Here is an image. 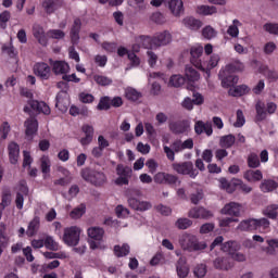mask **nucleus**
<instances>
[{
  "mask_svg": "<svg viewBox=\"0 0 278 278\" xmlns=\"http://www.w3.org/2000/svg\"><path fill=\"white\" fill-rule=\"evenodd\" d=\"M136 42L132 46V51H140V47L144 49H149L151 47V42L155 45V47H166L173 42V35L168 30H163L157 33L152 39L150 37L140 36L136 39Z\"/></svg>",
  "mask_w": 278,
  "mask_h": 278,
  "instance_id": "f257e3e1",
  "label": "nucleus"
},
{
  "mask_svg": "<svg viewBox=\"0 0 278 278\" xmlns=\"http://www.w3.org/2000/svg\"><path fill=\"white\" fill-rule=\"evenodd\" d=\"M178 244L182 251H189V253H192V251H203L204 249H207V243L199 241L197 236L188 232H185L179 237Z\"/></svg>",
  "mask_w": 278,
  "mask_h": 278,
  "instance_id": "f03ea898",
  "label": "nucleus"
},
{
  "mask_svg": "<svg viewBox=\"0 0 278 278\" xmlns=\"http://www.w3.org/2000/svg\"><path fill=\"white\" fill-rule=\"evenodd\" d=\"M218 62H220V55L214 53L206 60L193 61V66H195V68H199V71H202V73H205L206 79H210L211 71L218 66Z\"/></svg>",
  "mask_w": 278,
  "mask_h": 278,
  "instance_id": "7ed1b4c3",
  "label": "nucleus"
},
{
  "mask_svg": "<svg viewBox=\"0 0 278 278\" xmlns=\"http://www.w3.org/2000/svg\"><path fill=\"white\" fill-rule=\"evenodd\" d=\"M81 238V228L79 226H70L64 228L62 241L67 247H77Z\"/></svg>",
  "mask_w": 278,
  "mask_h": 278,
  "instance_id": "20e7f679",
  "label": "nucleus"
},
{
  "mask_svg": "<svg viewBox=\"0 0 278 278\" xmlns=\"http://www.w3.org/2000/svg\"><path fill=\"white\" fill-rule=\"evenodd\" d=\"M81 177L85 181H89L93 186H103L108 181V177L103 172H98L90 168H85L81 170Z\"/></svg>",
  "mask_w": 278,
  "mask_h": 278,
  "instance_id": "39448f33",
  "label": "nucleus"
},
{
  "mask_svg": "<svg viewBox=\"0 0 278 278\" xmlns=\"http://www.w3.org/2000/svg\"><path fill=\"white\" fill-rule=\"evenodd\" d=\"M222 251L229 253L231 260L235 262H247V254L239 252L240 243L238 241H228L223 244Z\"/></svg>",
  "mask_w": 278,
  "mask_h": 278,
  "instance_id": "423d86ee",
  "label": "nucleus"
},
{
  "mask_svg": "<svg viewBox=\"0 0 278 278\" xmlns=\"http://www.w3.org/2000/svg\"><path fill=\"white\" fill-rule=\"evenodd\" d=\"M87 236L90 239L89 247L90 249H99L101 247V242L103 241V236H105V230L101 227H90L87 230Z\"/></svg>",
  "mask_w": 278,
  "mask_h": 278,
  "instance_id": "0eeeda50",
  "label": "nucleus"
},
{
  "mask_svg": "<svg viewBox=\"0 0 278 278\" xmlns=\"http://www.w3.org/2000/svg\"><path fill=\"white\" fill-rule=\"evenodd\" d=\"M31 110L34 112H39L40 114H45L46 116H49L51 114V108L48 106L46 102H38L37 100H29L27 102V105L24 106V112L26 114L31 113Z\"/></svg>",
  "mask_w": 278,
  "mask_h": 278,
  "instance_id": "6e6552de",
  "label": "nucleus"
},
{
  "mask_svg": "<svg viewBox=\"0 0 278 278\" xmlns=\"http://www.w3.org/2000/svg\"><path fill=\"white\" fill-rule=\"evenodd\" d=\"M242 212H244V206L238 202L227 203L220 210V214H223L224 216H231L232 218H239Z\"/></svg>",
  "mask_w": 278,
  "mask_h": 278,
  "instance_id": "1a4fd4ad",
  "label": "nucleus"
},
{
  "mask_svg": "<svg viewBox=\"0 0 278 278\" xmlns=\"http://www.w3.org/2000/svg\"><path fill=\"white\" fill-rule=\"evenodd\" d=\"M173 168L179 175H189L192 179L199 175V170L194 169L192 162L175 163L173 164Z\"/></svg>",
  "mask_w": 278,
  "mask_h": 278,
  "instance_id": "9d476101",
  "label": "nucleus"
},
{
  "mask_svg": "<svg viewBox=\"0 0 278 278\" xmlns=\"http://www.w3.org/2000/svg\"><path fill=\"white\" fill-rule=\"evenodd\" d=\"M33 71L39 79H43L45 81L51 79V66L45 62L35 63Z\"/></svg>",
  "mask_w": 278,
  "mask_h": 278,
  "instance_id": "9b49d317",
  "label": "nucleus"
},
{
  "mask_svg": "<svg viewBox=\"0 0 278 278\" xmlns=\"http://www.w3.org/2000/svg\"><path fill=\"white\" fill-rule=\"evenodd\" d=\"M219 79L222 80L223 88H233L238 84V76L226 68L219 71Z\"/></svg>",
  "mask_w": 278,
  "mask_h": 278,
  "instance_id": "f8f14e48",
  "label": "nucleus"
},
{
  "mask_svg": "<svg viewBox=\"0 0 278 278\" xmlns=\"http://www.w3.org/2000/svg\"><path fill=\"white\" fill-rule=\"evenodd\" d=\"M188 216L189 218L207 220L214 216V213L203 206H195L189 211Z\"/></svg>",
  "mask_w": 278,
  "mask_h": 278,
  "instance_id": "ddd939ff",
  "label": "nucleus"
},
{
  "mask_svg": "<svg viewBox=\"0 0 278 278\" xmlns=\"http://www.w3.org/2000/svg\"><path fill=\"white\" fill-rule=\"evenodd\" d=\"M169 149L174 151V160H175V153H181V151H186V149L188 150L194 149V140H192L191 138L185 141L175 140L169 147Z\"/></svg>",
  "mask_w": 278,
  "mask_h": 278,
  "instance_id": "4468645a",
  "label": "nucleus"
},
{
  "mask_svg": "<svg viewBox=\"0 0 278 278\" xmlns=\"http://www.w3.org/2000/svg\"><path fill=\"white\" fill-rule=\"evenodd\" d=\"M128 205H129V207H131L132 210H136L137 212H147V211L151 210V207H153L151 202L140 201L136 198H129Z\"/></svg>",
  "mask_w": 278,
  "mask_h": 278,
  "instance_id": "2eb2a0df",
  "label": "nucleus"
},
{
  "mask_svg": "<svg viewBox=\"0 0 278 278\" xmlns=\"http://www.w3.org/2000/svg\"><path fill=\"white\" fill-rule=\"evenodd\" d=\"M218 181L220 190H225V192H228L229 194L236 192V187L240 184V179L238 178H233L230 181L227 180V178H219Z\"/></svg>",
  "mask_w": 278,
  "mask_h": 278,
  "instance_id": "dca6fc26",
  "label": "nucleus"
},
{
  "mask_svg": "<svg viewBox=\"0 0 278 278\" xmlns=\"http://www.w3.org/2000/svg\"><path fill=\"white\" fill-rule=\"evenodd\" d=\"M33 36L36 38L39 45H41V47H47V45H49L48 36L45 33V28H42V26L38 24L34 25Z\"/></svg>",
  "mask_w": 278,
  "mask_h": 278,
  "instance_id": "f3484780",
  "label": "nucleus"
},
{
  "mask_svg": "<svg viewBox=\"0 0 278 278\" xmlns=\"http://www.w3.org/2000/svg\"><path fill=\"white\" fill-rule=\"evenodd\" d=\"M68 105H71V100L68 99V93L66 91H61L56 96L55 108L60 110V112H67Z\"/></svg>",
  "mask_w": 278,
  "mask_h": 278,
  "instance_id": "a211bd4d",
  "label": "nucleus"
},
{
  "mask_svg": "<svg viewBox=\"0 0 278 278\" xmlns=\"http://www.w3.org/2000/svg\"><path fill=\"white\" fill-rule=\"evenodd\" d=\"M167 8L169 9L173 16L179 17L184 13V1L182 0H167Z\"/></svg>",
  "mask_w": 278,
  "mask_h": 278,
  "instance_id": "6ab92c4d",
  "label": "nucleus"
},
{
  "mask_svg": "<svg viewBox=\"0 0 278 278\" xmlns=\"http://www.w3.org/2000/svg\"><path fill=\"white\" fill-rule=\"evenodd\" d=\"M50 64L52 66L54 75H66V73L71 71V66L64 61L50 60Z\"/></svg>",
  "mask_w": 278,
  "mask_h": 278,
  "instance_id": "aec40b11",
  "label": "nucleus"
},
{
  "mask_svg": "<svg viewBox=\"0 0 278 278\" xmlns=\"http://www.w3.org/2000/svg\"><path fill=\"white\" fill-rule=\"evenodd\" d=\"M25 134H26V138L28 140H31V138H34V136H36V131H38V121H36V118L34 117H29L28 119L25 121Z\"/></svg>",
  "mask_w": 278,
  "mask_h": 278,
  "instance_id": "412c9836",
  "label": "nucleus"
},
{
  "mask_svg": "<svg viewBox=\"0 0 278 278\" xmlns=\"http://www.w3.org/2000/svg\"><path fill=\"white\" fill-rule=\"evenodd\" d=\"M9 160L11 164H18V159L21 157V148L16 142H11L8 146Z\"/></svg>",
  "mask_w": 278,
  "mask_h": 278,
  "instance_id": "4be33fe9",
  "label": "nucleus"
},
{
  "mask_svg": "<svg viewBox=\"0 0 278 278\" xmlns=\"http://www.w3.org/2000/svg\"><path fill=\"white\" fill-rule=\"evenodd\" d=\"M194 131L195 134H198V136H201V134H206V136H212V134H214V130L212 129V124L204 123L203 121L195 122Z\"/></svg>",
  "mask_w": 278,
  "mask_h": 278,
  "instance_id": "5701e85b",
  "label": "nucleus"
},
{
  "mask_svg": "<svg viewBox=\"0 0 278 278\" xmlns=\"http://www.w3.org/2000/svg\"><path fill=\"white\" fill-rule=\"evenodd\" d=\"M169 129L173 134H188L190 131V121L170 124Z\"/></svg>",
  "mask_w": 278,
  "mask_h": 278,
  "instance_id": "b1692460",
  "label": "nucleus"
},
{
  "mask_svg": "<svg viewBox=\"0 0 278 278\" xmlns=\"http://www.w3.org/2000/svg\"><path fill=\"white\" fill-rule=\"evenodd\" d=\"M176 273L179 278H186L190 274V267H188V263L186 258L180 257L176 264Z\"/></svg>",
  "mask_w": 278,
  "mask_h": 278,
  "instance_id": "393cba45",
  "label": "nucleus"
},
{
  "mask_svg": "<svg viewBox=\"0 0 278 278\" xmlns=\"http://www.w3.org/2000/svg\"><path fill=\"white\" fill-rule=\"evenodd\" d=\"M195 12L200 16H213V14H218V9L215 5L200 4L197 7Z\"/></svg>",
  "mask_w": 278,
  "mask_h": 278,
  "instance_id": "a878e982",
  "label": "nucleus"
},
{
  "mask_svg": "<svg viewBox=\"0 0 278 278\" xmlns=\"http://www.w3.org/2000/svg\"><path fill=\"white\" fill-rule=\"evenodd\" d=\"M155 184H177V177L170 174L159 172L154 175Z\"/></svg>",
  "mask_w": 278,
  "mask_h": 278,
  "instance_id": "bb28decb",
  "label": "nucleus"
},
{
  "mask_svg": "<svg viewBox=\"0 0 278 278\" xmlns=\"http://www.w3.org/2000/svg\"><path fill=\"white\" fill-rule=\"evenodd\" d=\"M264 175L262 174V170L256 169H249L243 174V178L249 181L250 184H255L256 181H262Z\"/></svg>",
  "mask_w": 278,
  "mask_h": 278,
  "instance_id": "cd10ccee",
  "label": "nucleus"
},
{
  "mask_svg": "<svg viewBox=\"0 0 278 278\" xmlns=\"http://www.w3.org/2000/svg\"><path fill=\"white\" fill-rule=\"evenodd\" d=\"M162 142L163 151L167 160H169V162H175V151H173V149H170V147L167 146L170 142V135H163Z\"/></svg>",
  "mask_w": 278,
  "mask_h": 278,
  "instance_id": "c85d7f7f",
  "label": "nucleus"
},
{
  "mask_svg": "<svg viewBox=\"0 0 278 278\" xmlns=\"http://www.w3.org/2000/svg\"><path fill=\"white\" fill-rule=\"evenodd\" d=\"M81 29V20L76 18L71 29L70 36L73 45L79 43V30Z\"/></svg>",
  "mask_w": 278,
  "mask_h": 278,
  "instance_id": "c756f323",
  "label": "nucleus"
},
{
  "mask_svg": "<svg viewBox=\"0 0 278 278\" xmlns=\"http://www.w3.org/2000/svg\"><path fill=\"white\" fill-rule=\"evenodd\" d=\"M182 24L187 29H191L192 31H197L203 27V22L201 20H197L194 17H185L182 20Z\"/></svg>",
  "mask_w": 278,
  "mask_h": 278,
  "instance_id": "7c9ffc66",
  "label": "nucleus"
},
{
  "mask_svg": "<svg viewBox=\"0 0 278 278\" xmlns=\"http://www.w3.org/2000/svg\"><path fill=\"white\" fill-rule=\"evenodd\" d=\"M39 166L41 168V173H42L45 179H47V177H49V175L51 173V159L49 157V155H42L40 157Z\"/></svg>",
  "mask_w": 278,
  "mask_h": 278,
  "instance_id": "2f4dec72",
  "label": "nucleus"
},
{
  "mask_svg": "<svg viewBox=\"0 0 278 278\" xmlns=\"http://www.w3.org/2000/svg\"><path fill=\"white\" fill-rule=\"evenodd\" d=\"M185 84L186 78L180 74H173L167 81L169 88H181Z\"/></svg>",
  "mask_w": 278,
  "mask_h": 278,
  "instance_id": "473e14b6",
  "label": "nucleus"
},
{
  "mask_svg": "<svg viewBox=\"0 0 278 278\" xmlns=\"http://www.w3.org/2000/svg\"><path fill=\"white\" fill-rule=\"evenodd\" d=\"M237 229H239V231H256L255 218L241 220Z\"/></svg>",
  "mask_w": 278,
  "mask_h": 278,
  "instance_id": "72a5a7b5",
  "label": "nucleus"
},
{
  "mask_svg": "<svg viewBox=\"0 0 278 278\" xmlns=\"http://www.w3.org/2000/svg\"><path fill=\"white\" fill-rule=\"evenodd\" d=\"M214 267L217 268V270H229V268H233V263L229 261V258L225 257H217L214 262Z\"/></svg>",
  "mask_w": 278,
  "mask_h": 278,
  "instance_id": "f704fd0d",
  "label": "nucleus"
},
{
  "mask_svg": "<svg viewBox=\"0 0 278 278\" xmlns=\"http://www.w3.org/2000/svg\"><path fill=\"white\" fill-rule=\"evenodd\" d=\"M263 216L266 218H270L271 220H276L278 216V205L277 204H269L262 210Z\"/></svg>",
  "mask_w": 278,
  "mask_h": 278,
  "instance_id": "c9c22d12",
  "label": "nucleus"
},
{
  "mask_svg": "<svg viewBox=\"0 0 278 278\" xmlns=\"http://www.w3.org/2000/svg\"><path fill=\"white\" fill-rule=\"evenodd\" d=\"M185 75L189 84H194L201 79V74H199V72H197L192 66L186 67Z\"/></svg>",
  "mask_w": 278,
  "mask_h": 278,
  "instance_id": "e433bc0d",
  "label": "nucleus"
},
{
  "mask_svg": "<svg viewBox=\"0 0 278 278\" xmlns=\"http://www.w3.org/2000/svg\"><path fill=\"white\" fill-rule=\"evenodd\" d=\"M240 27H242V22L239 20H233L232 24L228 26V36H230V38H238V36H240Z\"/></svg>",
  "mask_w": 278,
  "mask_h": 278,
  "instance_id": "4c0bfd02",
  "label": "nucleus"
},
{
  "mask_svg": "<svg viewBox=\"0 0 278 278\" xmlns=\"http://www.w3.org/2000/svg\"><path fill=\"white\" fill-rule=\"evenodd\" d=\"M255 225H256V231H260L261 233H266L270 229V220L268 218L262 217V218H255Z\"/></svg>",
  "mask_w": 278,
  "mask_h": 278,
  "instance_id": "58836bf2",
  "label": "nucleus"
},
{
  "mask_svg": "<svg viewBox=\"0 0 278 278\" xmlns=\"http://www.w3.org/2000/svg\"><path fill=\"white\" fill-rule=\"evenodd\" d=\"M249 86L247 85H240V86H236V87H231L228 91V93L230 94V97H242L244 94H247L249 92Z\"/></svg>",
  "mask_w": 278,
  "mask_h": 278,
  "instance_id": "ea45409f",
  "label": "nucleus"
},
{
  "mask_svg": "<svg viewBox=\"0 0 278 278\" xmlns=\"http://www.w3.org/2000/svg\"><path fill=\"white\" fill-rule=\"evenodd\" d=\"M38 229H40V217H35L29 224L28 228L26 230V235L31 238L33 236H36L38 232Z\"/></svg>",
  "mask_w": 278,
  "mask_h": 278,
  "instance_id": "a19ab883",
  "label": "nucleus"
},
{
  "mask_svg": "<svg viewBox=\"0 0 278 278\" xmlns=\"http://www.w3.org/2000/svg\"><path fill=\"white\" fill-rule=\"evenodd\" d=\"M59 3V0H45L42 2V8L47 14H53V12L60 8Z\"/></svg>",
  "mask_w": 278,
  "mask_h": 278,
  "instance_id": "79ce46f5",
  "label": "nucleus"
},
{
  "mask_svg": "<svg viewBox=\"0 0 278 278\" xmlns=\"http://www.w3.org/2000/svg\"><path fill=\"white\" fill-rule=\"evenodd\" d=\"M233 144H236V137L233 135H226L219 139V147L223 149H231Z\"/></svg>",
  "mask_w": 278,
  "mask_h": 278,
  "instance_id": "37998d69",
  "label": "nucleus"
},
{
  "mask_svg": "<svg viewBox=\"0 0 278 278\" xmlns=\"http://www.w3.org/2000/svg\"><path fill=\"white\" fill-rule=\"evenodd\" d=\"M47 36L52 40H64V38H66V33H64L62 29L54 28L49 29L47 31Z\"/></svg>",
  "mask_w": 278,
  "mask_h": 278,
  "instance_id": "c03bdc74",
  "label": "nucleus"
},
{
  "mask_svg": "<svg viewBox=\"0 0 278 278\" xmlns=\"http://www.w3.org/2000/svg\"><path fill=\"white\" fill-rule=\"evenodd\" d=\"M217 36L218 31L214 27L207 25L202 28V37L205 38V40H213V38H216Z\"/></svg>",
  "mask_w": 278,
  "mask_h": 278,
  "instance_id": "a18cd8bd",
  "label": "nucleus"
},
{
  "mask_svg": "<svg viewBox=\"0 0 278 278\" xmlns=\"http://www.w3.org/2000/svg\"><path fill=\"white\" fill-rule=\"evenodd\" d=\"M226 71L230 73H242L244 71V63L240 61H235L224 67Z\"/></svg>",
  "mask_w": 278,
  "mask_h": 278,
  "instance_id": "49530a36",
  "label": "nucleus"
},
{
  "mask_svg": "<svg viewBox=\"0 0 278 278\" xmlns=\"http://www.w3.org/2000/svg\"><path fill=\"white\" fill-rule=\"evenodd\" d=\"M45 247L49 251H60V249H61L60 243L58 241H55V239H53V237H51V236L46 237Z\"/></svg>",
  "mask_w": 278,
  "mask_h": 278,
  "instance_id": "de8ad7c7",
  "label": "nucleus"
},
{
  "mask_svg": "<svg viewBox=\"0 0 278 278\" xmlns=\"http://www.w3.org/2000/svg\"><path fill=\"white\" fill-rule=\"evenodd\" d=\"M125 97L129 101H138L140 97H142V93L135 88L128 87L125 89Z\"/></svg>",
  "mask_w": 278,
  "mask_h": 278,
  "instance_id": "09e8293b",
  "label": "nucleus"
},
{
  "mask_svg": "<svg viewBox=\"0 0 278 278\" xmlns=\"http://www.w3.org/2000/svg\"><path fill=\"white\" fill-rule=\"evenodd\" d=\"M193 275L197 278H203L207 275V265L200 263L194 266L193 268Z\"/></svg>",
  "mask_w": 278,
  "mask_h": 278,
  "instance_id": "8fccbe9b",
  "label": "nucleus"
},
{
  "mask_svg": "<svg viewBox=\"0 0 278 278\" xmlns=\"http://www.w3.org/2000/svg\"><path fill=\"white\" fill-rule=\"evenodd\" d=\"M278 184L275 180H264L261 184L262 192H273V190H277Z\"/></svg>",
  "mask_w": 278,
  "mask_h": 278,
  "instance_id": "3c124183",
  "label": "nucleus"
},
{
  "mask_svg": "<svg viewBox=\"0 0 278 278\" xmlns=\"http://www.w3.org/2000/svg\"><path fill=\"white\" fill-rule=\"evenodd\" d=\"M86 214V204H80L76 206L71 213L70 216L71 218H74L77 220V218H81Z\"/></svg>",
  "mask_w": 278,
  "mask_h": 278,
  "instance_id": "603ef678",
  "label": "nucleus"
},
{
  "mask_svg": "<svg viewBox=\"0 0 278 278\" xmlns=\"http://www.w3.org/2000/svg\"><path fill=\"white\" fill-rule=\"evenodd\" d=\"M114 254L116 255V257H125L129 255V245L128 244L115 245Z\"/></svg>",
  "mask_w": 278,
  "mask_h": 278,
  "instance_id": "864d4df0",
  "label": "nucleus"
},
{
  "mask_svg": "<svg viewBox=\"0 0 278 278\" xmlns=\"http://www.w3.org/2000/svg\"><path fill=\"white\" fill-rule=\"evenodd\" d=\"M175 227H177V229H189V227H192V219L186 218V217H181L178 218L175 223Z\"/></svg>",
  "mask_w": 278,
  "mask_h": 278,
  "instance_id": "5fc2aeb1",
  "label": "nucleus"
},
{
  "mask_svg": "<svg viewBox=\"0 0 278 278\" xmlns=\"http://www.w3.org/2000/svg\"><path fill=\"white\" fill-rule=\"evenodd\" d=\"M252 66L255 71V73H261L265 77L268 74V72L270 71V70H268V65L262 64L258 61H253Z\"/></svg>",
  "mask_w": 278,
  "mask_h": 278,
  "instance_id": "6e6d98bb",
  "label": "nucleus"
},
{
  "mask_svg": "<svg viewBox=\"0 0 278 278\" xmlns=\"http://www.w3.org/2000/svg\"><path fill=\"white\" fill-rule=\"evenodd\" d=\"M264 31L270 34L271 36H278V24L277 23H266L263 25Z\"/></svg>",
  "mask_w": 278,
  "mask_h": 278,
  "instance_id": "4d7b16f0",
  "label": "nucleus"
},
{
  "mask_svg": "<svg viewBox=\"0 0 278 278\" xmlns=\"http://www.w3.org/2000/svg\"><path fill=\"white\" fill-rule=\"evenodd\" d=\"M12 203V193L10 191H3L2 202L0 203V210H5L8 205Z\"/></svg>",
  "mask_w": 278,
  "mask_h": 278,
  "instance_id": "13d9d810",
  "label": "nucleus"
},
{
  "mask_svg": "<svg viewBox=\"0 0 278 278\" xmlns=\"http://www.w3.org/2000/svg\"><path fill=\"white\" fill-rule=\"evenodd\" d=\"M147 62L151 68H155V65L157 64V54H155L153 50L147 51Z\"/></svg>",
  "mask_w": 278,
  "mask_h": 278,
  "instance_id": "bf43d9fd",
  "label": "nucleus"
},
{
  "mask_svg": "<svg viewBox=\"0 0 278 278\" xmlns=\"http://www.w3.org/2000/svg\"><path fill=\"white\" fill-rule=\"evenodd\" d=\"M275 51H277V43L274 41H268L263 47V53H265V55H273Z\"/></svg>",
  "mask_w": 278,
  "mask_h": 278,
  "instance_id": "052dcab7",
  "label": "nucleus"
},
{
  "mask_svg": "<svg viewBox=\"0 0 278 278\" xmlns=\"http://www.w3.org/2000/svg\"><path fill=\"white\" fill-rule=\"evenodd\" d=\"M190 54L192 58V62H197V58H201L203 55V46H194L190 50Z\"/></svg>",
  "mask_w": 278,
  "mask_h": 278,
  "instance_id": "680f3d73",
  "label": "nucleus"
},
{
  "mask_svg": "<svg viewBox=\"0 0 278 278\" xmlns=\"http://www.w3.org/2000/svg\"><path fill=\"white\" fill-rule=\"evenodd\" d=\"M267 249H266V253H268V255H274L275 254V249H278V239H267Z\"/></svg>",
  "mask_w": 278,
  "mask_h": 278,
  "instance_id": "e2e57ef3",
  "label": "nucleus"
},
{
  "mask_svg": "<svg viewBox=\"0 0 278 278\" xmlns=\"http://www.w3.org/2000/svg\"><path fill=\"white\" fill-rule=\"evenodd\" d=\"M10 124L8 122H3L0 126V142H3L5 138H8V134H10Z\"/></svg>",
  "mask_w": 278,
  "mask_h": 278,
  "instance_id": "0e129e2a",
  "label": "nucleus"
},
{
  "mask_svg": "<svg viewBox=\"0 0 278 278\" xmlns=\"http://www.w3.org/2000/svg\"><path fill=\"white\" fill-rule=\"evenodd\" d=\"M248 165L250 168H258L260 166V157L255 153H251L248 156Z\"/></svg>",
  "mask_w": 278,
  "mask_h": 278,
  "instance_id": "69168bd1",
  "label": "nucleus"
},
{
  "mask_svg": "<svg viewBox=\"0 0 278 278\" xmlns=\"http://www.w3.org/2000/svg\"><path fill=\"white\" fill-rule=\"evenodd\" d=\"M93 79L99 86H110L112 84V79L103 75H94Z\"/></svg>",
  "mask_w": 278,
  "mask_h": 278,
  "instance_id": "338daca9",
  "label": "nucleus"
},
{
  "mask_svg": "<svg viewBox=\"0 0 278 278\" xmlns=\"http://www.w3.org/2000/svg\"><path fill=\"white\" fill-rule=\"evenodd\" d=\"M256 118L257 121H264L266 118V111L264 110V103H256Z\"/></svg>",
  "mask_w": 278,
  "mask_h": 278,
  "instance_id": "774afa93",
  "label": "nucleus"
}]
</instances>
